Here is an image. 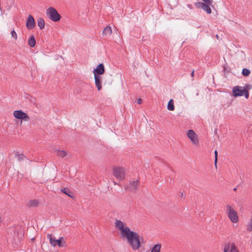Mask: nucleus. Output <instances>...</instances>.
I'll use <instances>...</instances> for the list:
<instances>
[{
  "mask_svg": "<svg viewBox=\"0 0 252 252\" xmlns=\"http://www.w3.org/2000/svg\"><path fill=\"white\" fill-rule=\"evenodd\" d=\"M115 223V226L121 231L122 236L126 238L132 249L133 250H138L140 247V240H142L139 234L131 231L128 227H125L124 223L121 220H116Z\"/></svg>",
  "mask_w": 252,
  "mask_h": 252,
  "instance_id": "f257e3e1",
  "label": "nucleus"
},
{
  "mask_svg": "<svg viewBox=\"0 0 252 252\" xmlns=\"http://www.w3.org/2000/svg\"><path fill=\"white\" fill-rule=\"evenodd\" d=\"M226 208V213L230 221L234 223L238 222L239 217L237 212L230 205H227Z\"/></svg>",
  "mask_w": 252,
  "mask_h": 252,
  "instance_id": "f03ea898",
  "label": "nucleus"
},
{
  "mask_svg": "<svg viewBox=\"0 0 252 252\" xmlns=\"http://www.w3.org/2000/svg\"><path fill=\"white\" fill-rule=\"evenodd\" d=\"M46 15L51 20L54 22L59 21L61 18V16L57 10L53 7H50L47 9Z\"/></svg>",
  "mask_w": 252,
  "mask_h": 252,
  "instance_id": "7ed1b4c3",
  "label": "nucleus"
},
{
  "mask_svg": "<svg viewBox=\"0 0 252 252\" xmlns=\"http://www.w3.org/2000/svg\"><path fill=\"white\" fill-rule=\"evenodd\" d=\"M112 173L117 179L123 180L125 179L126 174V170L122 167L114 166L113 168Z\"/></svg>",
  "mask_w": 252,
  "mask_h": 252,
  "instance_id": "20e7f679",
  "label": "nucleus"
},
{
  "mask_svg": "<svg viewBox=\"0 0 252 252\" xmlns=\"http://www.w3.org/2000/svg\"><path fill=\"white\" fill-rule=\"evenodd\" d=\"M242 87L239 86H235L233 88V96H241L243 95L246 98H248L249 97V93L248 90L246 89L242 90Z\"/></svg>",
  "mask_w": 252,
  "mask_h": 252,
  "instance_id": "39448f33",
  "label": "nucleus"
},
{
  "mask_svg": "<svg viewBox=\"0 0 252 252\" xmlns=\"http://www.w3.org/2000/svg\"><path fill=\"white\" fill-rule=\"evenodd\" d=\"M14 117L18 119L28 121L30 120L29 116L22 110H15L13 112Z\"/></svg>",
  "mask_w": 252,
  "mask_h": 252,
  "instance_id": "423d86ee",
  "label": "nucleus"
},
{
  "mask_svg": "<svg viewBox=\"0 0 252 252\" xmlns=\"http://www.w3.org/2000/svg\"><path fill=\"white\" fill-rule=\"evenodd\" d=\"M139 186V182L138 180L130 182L126 186V189H129L132 192H135Z\"/></svg>",
  "mask_w": 252,
  "mask_h": 252,
  "instance_id": "0eeeda50",
  "label": "nucleus"
},
{
  "mask_svg": "<svg viewBox=\"0 0 252 252\" xmlns=\"http://www.w3.org/2000/svg\"><path fill=\"white\" fill-rule=\"evenodd\" d=\"M187 135L193 144L195 145H198L199 141L197 135L193 130H189L188 132Z\"/></svg>",
  "mask_w": 252,
  "mask_h": 252,
  "instance_id": "6e6552de",
  "label": "nucleus"
},
{
  "mask_svg": "<svg viewBox=\"0 0 252 252\" xmlns=\"http://www.w3.org/2000/svg\"><path fill=\"white\" fill-rule=\"evenodd\" d=\"M26 27L29 30L33 29L35 25V21L33 16L31 15L28 16L26 21Z\"/></svg>",
  "mask_w": 252,
  "mask_h": 252,
  "instance_id": "1a4fd4ad",
  "label": "nucleus"
},
{
  "mask_svg": "<svg viewBox=\"0 0 252 252\" xmlns=\"http://www.w3.org/2000/svg\"><path fill=\"white\" fill-rule=\"evenodd\" d=\"M105 72L104 66L103 63L99 64L96 68L94 69L93 73L94 76H100L103 74Z\"/></svg>",
  "mask_w": 252,
  "mask_h": 252,
  "instance_id": "9d476101",
  "label": "nucleus"
},
{
  "mask_svg": "<svg viewBox=\"0 0 252 252\" xmlns=\"http://www.w3.org/2000/svg\"><path fill=\"white\" fill-rule=\"evenodd\" d=\"M195 5L197 7L202 8L204 11L206 12L207 13H211L212 10L210 7V4L203 2H198L195 4Z\"/></svg>",
  "mask_w": 252,
  "mask_h": 252,
  "instance_id": "9b49d317",
  "label": "nucleus"
},
{
  "mask_svg": "<svg viewBox=\"0 0 252 252\" xmlns=\"http://www.w3.org/2000/svg\"><path fill=\"white\" fill-rule=\"evenodd\" d=\"M94 82L95 84L97 87V89L98 91H100L101 88V83H102V78L100 76H94Z\"/></svg>",
  "mask_w": 252,
  "mask_h": 252,
  "instance_id": "f8f14e48",
  "label": "nucleus"
},
{
  "mask_svg": "<svg viewBox=\"0 0 252 252\" xmlns=\"http://www.w3.org/2000/svg\"><path fill=\"white\" fill-rule=\"evenodd\" d=\"M112 33V29L109 26L106 27L102 32V34L103 35H111Z\"/></svg>",
  "mask_w": 252,
  "mask_h": 252,
  "instance_id": "ddd939ff",
  "label": "nucleus"
},
{
  "mask_svg": "<svg viewBox=\"0 0 252 252\" xmlns=\"http://www.w3.org/2000/svg\"><path fill=\"white\" fill-rule=\"evenodd\" d=\"M28 43L31 47H33L35 46L36 41L34 35H32L30 36L28 41Z\"/></svg>",
  "mask_w": 252,
  "mask_h": 252,
  "instance_id": "4468645a",
  "label": "nucleus"
},
{
  "mask_svg": "<svg viewBox=\"0 0 252 252\" xmlns=\"http://www.w3.org/2000/svg\"><path fill=\"white\" fill-rule=\"evenodd\" d=\"M61 191L63 193L66 194L67 196H68L70 198H73L74 196L72 195V194H73L72 192L70 191L69 189L68 188H63L61 190Z\"/></svg>",
  "mask_w": 252,
  "mask_h": 252,
  "instance_id": "2eb2a0df",
  "label": "nucleus"
},
{
  "mask_svg": "<svg viewBox=\"0 0 252 252\" xmlns=\"http://www.w3.org/2000/svg\"><path fill=\"white\" fill-rule=\"evenodd\" d=\"M38 205L39 202L37 200H31L28 204V205L31 207H37Z\"/></svg>",
  "mask_w": 252,
  "mask_h": 252,
  "instance_id": "dca6fc26",
  "label": "nucleus"
},
{
  "mask_svg": "<svg viewBox=\"0 0 252 252\" xmlns=\"http://www.w3.org/2000/svg\"><path fill=\"white\" fill-rule=\"evenodd\" d=\"M37 25L40 29H43L45 26L44 20L41 18H38L37 19Z\"/></svg>",
  "mask_w": 252,
  "mask_h": 252,
  "instance_id": "f3484780",
  "label": "nucleus"
},
{
  "mask_svg": "<svg viewBox=\"0 0 252 252\" xmlns=\"http://www.w3.org/2000/svg\"><path fill=\"white\" fill-rule=\"evenodd\" d=\"M167 109L169 111H173L175 109L173 99H170L167 104Z\"/></svg>",
  "mask_w": 252,
  "mask_h": 252,
  "instance_id": "a211bd4d",
  "label": "nucleus"
},
{
  "mask_svg": "<svg viewBox=\"0 0 252 252\" xmlns=\"http://www.w3.org/2000/svg\"><path fill=\"white\" fill-rule=\"evenodd\" d=\"M246 229L249 232H252V216L251 217V218L247 225Z\"/></svg>",
  "mask_w": 252,
  "mask_h": 252,
  "instance_id": "6ab92c4d",
  "label": "nucleus"
},
{
  "mask_svg": "<svg viewBox=\"0 0 252 252\" xmlns=\"http://www.w3.org/2000/svg\"><path fill=\"white\" fill-rule=\"evenodd\" d=\"M56 152L57 153V155L61 158H63L66 156V153L63 150H56Z\"/></svg>",
  "mask_w": 252,
  "mask_h": 252,
  "instance_id": "aec40b11",
  "label": "nucleus"
},
{
  "mask_svg": "<svg viewBox=\"0 0 252 252\" xmlns=\"http://www.w3.org/2000/svg\"><path fill=\"white\" fill-rule=\"evenodd\" d=\"M161 248L160 244L155 245L151 250V252H160Z\"/></svg>",
  "mask_w": 252,
  "mask_h": 252,
  "instance_id": "412c9836",
  "label": "nucleus"
},
{
  "mask_svg": "<svg viewBox=\"0 0 252 252\" xmlns=\"http://www.w3.org/2000/svg\"><path fill=\"white\" fill-rule=\"evenodd\" d=\"M55 241L56 245H58L59 247L63 246V245H62V242H63V244L65 243V242L63 241V237H60L59 239Z\"/></svg>",
  "mask_w": 252,
  "mask_h": 252,
  "instance_id": "4be33fe9",
  "label": "nucleus"
},
{
  "mask_svg": "<svg viewBox=\"0 0 252 252\" xmlns=\"http://www.w3.org/2000/svg\"><path fill=\"white\" fill-rule=\"evenodd\" d=\"M230 250L229 252H239L234 243H230Z\"/></svg>",
  "mask_w": 252,
  "mask_h": 252,
  "instance_id": "5701e85b",
  "label": "nucleus"
},
{
  "mask_svg": "<svg viewBox=\"0 0 252 252\" xmlns=\"http://www.w3.org/2000/svg\"><path fill=\"white\" fill-rule=\"evenodd\" d=\"M251 73V71L249 69L244 68L242 70V74L244 76H248Z\"/></svg>",
  "mask_w": 252,
  "mask_h": 252,
  "instance_id": "b1692460",
  "label": "nucleus"
},
{
  "mask_svg": "<svg viewBox=\"0 0 252 252\" xmlns=\"http://www.w3.org/2000/svg\"><path fill=\"white\" fill-rule=\"evenodd\" d=\"M47 237L50 239V244L52 246H55L56 245V241H55V240H56L52 238V235L51 234H48L47 235Z\"/></svg>",
  "mask_w": 252,
  "mask_h": 252,
  "instance_id": "393cba45",
  "label": "nucleus"
},
{
  "mask_svg": "<svg viewBox=\"0 0 252 252\" xmlns=\"http://www.w3.org/2000/svg\"><path fill=\"white\" fill-rule=\"evenodd\" d=\"M16 156L17 157V158L19 161L23 160L25 158V156L23 154H18V152L16 154Z\"/></svg>",
  "mask_w": 252,
  "mask_h": 252,
  "instance_id": "a878e982",
  "label": "nucleus"
},
{
  "mask_svg": "<svg viewBox=\"0 0 252 252\" xmlns=\"http://www.w3.org/2000/svg\"><path fill=\"white\" fill-rule=\"evenodd\" d=\"M230 243L225 244L223 248V252H228L230 249Z\"/></svg>",
  "mask_w": 252,
  "mask_h": 252,
  "instance_id": "bb28decb",
  "label": "nucleus"
},
{
  "mask_svg": "<svg viewBox=\"0 0 252 252\" xmlns=\"http://www.w3.org/2000/svg\"><path fill=\"white\" fill-rule=\"evenodd\" d=\"M215 166L217 167V163L218 161V152L217 150H215Z\"/></svg>",
  "mask_w": 252,
  "mask_h": 252,
  "instance_id": "cd10ccee",
  "label": "nucleus"
},
{
  "mask_svg": "<svg viewBox=\"0 0 252 252\" xmlns=\"http://www.w3.org/2000/svg\"><path fill=\"white\" fill-rule=\"evenodd\" d=\"M11 36L14 38L15 39H17V35L16 32H15L14 30H13L11 32Z\"/></svg>",
  "mask_w": 252,
  "mask_h": 252,
  "instance_id": "c85d7f7f",
  "label": "nucleus"
},
{
  "mask_svg": "<svg viewBox=\"0 0 252 252\" xmlns=\"http://www.w3.org/2000/svg\"><path fill=\"white\" fill-rule=\"evenodd\" d=\"M205 2V3H207L210 4L211 6H212V4L213 2V0H202Z\"/></svg>",
  "mask_w": 252,
  "mask_h": 252,
  "instance_id": "c756f323",
  "label": "nucleus"
},
{
  "mask_svg": "<svg viewBox=\"0 0 252 252\" xmlns=\"http://www.w3.org/2000/svg\"><path fill=\"white\" fill-rule=\"evenodd\" d=\"M142 101V99L139 98L137 100V103L139 104H141Z\"/></svg>",
  "mask_w": 252,
  "mask_h": 252,
  "instance_id": "7c9ffc66",
  "label": "nucleus"
},
{
  "mask_svg": "<svg viewBox=\"0 0 252 252\" xmlns=\"http://www.w3.org/2000/svg\"><path fill=\"white\" fill-rule=\"evenodd\" d=\"M194 70H193V71H192V72L191 73V76L192 77H193V76H194Z\"/></svg>",
  "mask_w": 252,
  "mask_h": 252,
  "instance_id": "2f4dec72",
  "label": "nucleus"
},
{
  "mask_svg": "<svg viewBox=\"0 0 252 252\" xmlns=\"http://www.w3.org/2000/svg\"><path fill=\"white\" fill-rule=\"evenodd\" d=\"M216 36L217 38L218 39H219V35L218 34H216Z\"/></svg>",
  "mask_w": 252,
  "mask_h": 252,
  "instance_id": "473e14b6",
  "label": "nucleus"
},
{
  "mask_svg": "<svg viewBox=\"0 0 252 252\" xmlns=\"http://www.w3.org/2000/svg\"><path fill=\"white\" fill-rule=\"evenodd\" d=\"M233 190H235V191H236V190H237V188H234V189H233Z\"/></svg>",
  "mask_w": 252,
  "mask_h": 252,
  "instance_id": "72a5a7b5",
  "label": "nucleus"
},
{
  "mask_svg": "<svg viewBox=\"0 0 252 252\" xmlns=\"http://www.w3.org/2000/svg\"><path fill=\"white\" fill-rule=\"evenodd\" d=\"M113 183H114V185H116L117 184V183L115 182H114V181L113 182Z\"/></svg>",
  "mask_w": 252,
  "mask_h": 252,
  "instance_id": "f704fd0d",
  "label": "nucleus"
}]
</instances>
